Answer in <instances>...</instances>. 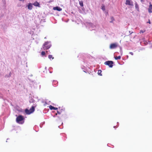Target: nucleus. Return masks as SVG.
Segmentation results:
<instances>
[{
  "label": "nucleus",
  "instance_id": "f257e3e1",
  "mask_svg": "<svg viewBox=\"0 0 152 152\" xmlns=\"http://www.w3.org/2000/svg\"><path fill=\"white\" fill-rule=\"evenodd\" d=\"M24 118L22 115H18L16 118V121L17 123L20 124H22L24 122Z\"/></svg>",
  "mask_w": 152,
  "mask_h": 152
},
{
  "label": "nucleus",
  "instance_id": "b1692460",
  "mask_svg": "<svg viewBox=\"0 0 152 152\" xmlns=\"http://www.w3.org/2000/svg\"><path fill=\"white\" fill-rule=\"evenodd\" d=\"M137 4H136L135 5V7H137Z\"/></svg>",
  "mask_w": 152,
  "mask_h": 152
},
{
  "label": "nucleus",
  "instance_id": "393cba45",
  "mask_svg": "<svg viewBox=\"0 0 152 152\" xmlns=\"http://www.w3.org/2000/svg\"><path fill=\"white\" fill-rule=\"evenodd\" d=\"M141 2H142V1H143V0H141Z\"/></svg>",
  "mask_w": 152,
  "mask_h": 152
},
{
  "label": "nucleus",
  "instance_id": "9d476101",
  "mask_svg": "<svg viewBox=\"0 0 152 152\" xmlns=\"http://www.w3.org/2000/svg\"><path fill=\"white\" fill-rule=\"evenodd\" d=\"M32 5L31 3H30L28 4V9L29 10H32Z\"/></svg>",
  "mask_w": 152,
  "mask_h": 152
},
{
  "label": "nucleus",
  "instance_id": "f8f14e48",
  "mask_svg": "<svg viewBox=\"0 0 152 152\" xmlns=\"http://www.w3.org/2000/svg\"><path fill=\"white\" fill-rule=\"evenodd\" d=\"M62 110L63 111V110H61V111H60V112L58 111H57V113H56V115H57V114H59V115L61 114H62Z\"/></svg>",
  "mask_w": 152,
  "mask_h": 152
},
{
  "label": "nucleus",
  "instance_id": "5701e85b",
  "mask_svg": "<svg viewBox=\"0 0 152 152\" xmlns=\"http://www.w3.org/2000/svg\"><path fill=\"white\" fill-rule=\"evenodd\" d=\"M148 23H149V24H151V22L149 20L148 21Z\"/></svg>",
  "mask_w": 152,
  "mask_h": 152
},
{
  "label": "nucleus",
  "instance_id": "39448f33",
  "mask_svg": "<svg viewBox=\"0 0 152 152\" xmlns=\"http://www.w3.org/2000/svg\"><path fill=\"white\" fill-rule=\"evenodd\" d=\"M118 47V44L117 43H113L111 44L110 46V49L115 48Z\"/></svg>",
  "mask_w": 152,
  "mask_h": 152
},
{
  "label": "nucleus",
  "instance_id": "7ed1b4c3",
  "mask_svg": "<svg viewBox=\"0 0 152 152\" xmlns=\"http://www.w3.org/2000/svg\"><path fill=\"white\" fill-rule=\"evenodd\" d=\"M35 107L36 106H32L29 110H28L27 109H26L25 110V112L28 115L32 113L34 111Z\"/></svg>",
  "mask_w": 152,
  "mask_h": 152
},
{
  "label": "nucleus",
  "instance_id": "aec40b11",
  "mask_svg": "<svg viewBox=\"0 0 152 152\" xmlns=\"http://www.w3.org/2000/svg\"><path fill=\"white\" fill-rule=\"evenodd\" d=\"M145 31V30H141L140 31V33L141 34L142 33H143Z\"/></svg>",
  "mask_w": 152,
  "mask_h": 152
},
{
  "label": "nucleus",
  "instance_id": "6e6552de",
  "mask_svg": "<svg viewBox=\"0 0 152 152\" xmlns=\"http://www.w3.org/2000/svg\"><path fill=\"white\" fill-rule=\"evenodd\" d=\"M53 10H57L59 11L62 10V9L59 7H53Z\"/></svg>",
  "mask_w": 152,
  "mask_h": 152
},
{
  "label": "nucleus",
  "instance_id": "9b49d317",
  "mask_svg": "<svg viewBox=\"0 0 152 152\" xmlns=\"http://www.w3.org/2000/svg\"><path fill=\"white\" fill-rule=\"evenodd\" d=\"M33 4L35 6H37V7H39V3L37 2V1H36Z\"/></svg>",
  "mask_w": 152,
  "mask_h": 152
},
{
  "label": "nucleus",
  "instance_id": "0eeeda50",
  "mask_svg": "<svg viewBox=\"0 0 152 152\" xmlns=\"http://www.w3.org/2000/svg\"><path fill=\"white\" fill-rule=\"evenodd\" d=\"M150 5L148 8V12L149 13H152V4H151V2L149 3Z\"/></svg>",
  "mask_w": 152,
  "mask_h": 152
},
{
  "label": "nucleus",
  "instance_id": "dca6fc26",
  "mask_svg": "<svg viewBox=\"0 0 152 152\" xmlns=\"http://www.w3.org/2000/svg\"><path fill=\"white\" fill-rule=\"evenodd\" d=\"M102 71L101 70H99L98 72V74L99 75L102 76V75L101 74Z\"/></svg>",
  "mask_w": 152,
  "mask_h": 152
},
{
  "label": "nucleus",
  "instance_id": "412c9836",
  "mask_svg": "<svg viewBox=\"0 0 152 152\" xmlns=\"http://www.w3.org/2000/svg\"><path fill=\"white\" fill-rule=\"evenodd\" d=\"M129 53L131 54L132 55H133V53L132 52H130Z\"/></svg>",
  "mask_w": 152,
  "mask_h": 152
},
{
  "label": "nucleus",
  "instance_id": "4be33fe9",
  "mask_svg": "<svg viewBox=\"0 0 152 152\" xmlns=\"http://www.w3.org/2000/svg\"><path fill=\"white\" fill-rule=\"evenodd\" d=\"M129 32L130 33L129 35H130L132 33H133V32H131L130 31H129Z\"/></svg>",
  "mask_w": 152,
  "mask_h": 152
},
{
  "label": "nucleus",
  "instance_id": "2eb2a0df",
  "mask_svg": "<svg viewBox=\"0 0 152 152\" xmlns=\"http://www.w3.org/2000/svg\"><path fill=\"white\" fill-rule=\"evenodd\" d=\"M48 58L50 59H51L52 58V59H53L54 58V57H53V56L51 55H49L48 56Z\"/></svg>",
  "mask_w": 152,
  "mask_h": 152
},
{
  "label": "nucleus",
  "instance_id": "6ab92c4d",
  "mask_svg": "<svg viewBox=\"0 0 152 152\" xmlns=\"http://www.w3.org/2000/svg\"><path fill=\"white\" fill-rule=\"evenodd\" d=\"M45 54V52L44 51H42V52H41V55L42 56H44Z\"/></svg>",
  "mask_w": 152,
  "mask_h": 152
},
{
  "label": "nucleus",
  "instance_id": "20e7f679",
  "mask_svg": "<svg viewBox=\"0 0 152 152\" xmlns=\"http://www.w3.org/2000/svg\"><path fill=\"white\" fill-rule=\"evenodd\" d=\"M104 64L112 68L113 66V62L112 61H108L104 62Z\"/></svg>",
  "mask_w": 152,
  "mask_h": 152
},
{
  "label": "nucleus",
  "instance_id": "f3484780",
  "mask_svg": "<svg viewBox=\"0 0 152 152\" xmlns=\"http://www.w3.org/2000/svg\"><path fill=\"white\" fill-rule=\"evenodd\" d=\"M102 9L103 11H104L105 10V6L103 4H102Z\"/></svg>",
  "mask_w": 152,
  "mask_h": 152
},
{
  "label": "nucleus",
  "instance_id": "a211bd4d",
  "mask_svg": "<svg viewBox=\"0 0 152 152\" xmlns=\"http://www.w3.org/2000/svg\"><path fill=\"white\" fill-rule=\"evenodd\" d=\"M111 21H110V23H112L113 21L114 20V19L113 17H111Z\"/></svg>",
  "mask_w": 152,
  "mask_h": 152
},
{
  "label": "nucleus",
  "instance_id": "ddd939ff",
  "mask_svg": "<svg viewBox=\"0 0 152 152\" xmlns=\"http://www.w3.org/2000/svg\"><path fill=\"white\" fill-rule=\"evenodd\" d=\"M121 57V56H116L115 57V60H117L120 59Z\"/></svg>",
  "mask_w": 152,
  "mask_h": 152
},
{
  "label": "nucleus",
  "instance_id": "f03ea898",
  "mask_svg": "<svg viewBox=\"0 0 152 152\" xmlns=\"http://www.w3.org/2000/svg\"><path fill=\"white\" fill-rule=\"evenodd\" d=\"M51 46L50 43L48 42H45L42 46V48L44 50L49 49Z\"/></svg>",
  "mask_w": 152,
  "mask_h": 152
},
{
  "label": "nucleus",
  "instance_id": "1a4fd4ad",
  "mask_svg": "<svg viewBox=\"0 0 152 152\" xmlns=\"http://www.w3.org/2000/svg\"><path fill=\"white\" fill-rule=\"evenodd\" d=\"M49 107L51 110H58V108L55 107L51 105H50Z\"/></svg>",
  "mask_w": 152,
  "mask_h": 152
},
{
  "label": "nucleus",
  "instance_id": "423d86ee",
  "mask_svg": "<svg viewBox=\"0 0 152 152\" xmlns=\"http://www.w3.org/2000/svg\"><path fill=\"white\" fill-rule=\"evenodd\" d=\"M125 4L130 6H133V2L131 1L130 0H126Z\"/></svg>",
  "mask_w": 152,
  "mask_h": 152
},
{
  "label": "nucleus",
  "instance_id": "4468645a",
  "mask_svg": "<svg viewBox=\"0 0 152 152\" xmlns=\"http://www.w3.org/2000/svg\"><path fill=\"white\" fill-rule=\"evenodd\" d=\"M79 4L81 7H83V2L82 1H81L79 2Z\"/></svg>",
  "mask_w": 152,
  "mask_h": 152
}]
</instances>
